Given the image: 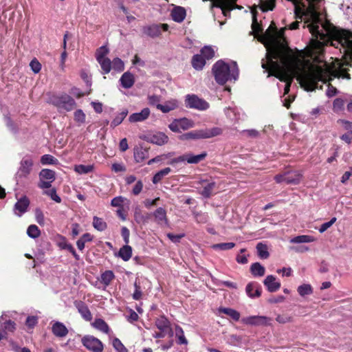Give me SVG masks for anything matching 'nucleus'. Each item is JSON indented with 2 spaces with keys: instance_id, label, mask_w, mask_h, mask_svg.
<instances>
[{
  "instance_id": "1",
  "label": "nucleus",
  "mask_w": 352,
  "mask_h": 352,
  "mask_svg": "<svg viewBox=\"0 0 352 352\" xmlns=\"http://www.w3.org/2000/svg\"><path fill=\"white\" fill-rule=\"evenodd\" d=\"M212 73L216 82L224 85L228 81L235 82L239 78V68L236 62L219 60L212 66Z\"/></svg>"
},
{
  "instance_id": "2",
  "label": "nucleus",
  "mask_w": 352,
  "mask_h": 352,
  "mask_svg": "<svg viewBox=\"0 0 352 352\" xmlns=\"http://www.w3.org/2000/svg\"><path fill=\"white\" fill-rule=\"evenodd\" d=\"M222 132V129L219 127L203 129L184 133L179 136V139L182 141L189 140L208 139L218 136L221 135Z\"/></svg>"
},
{
  "instance_id": "3",
  "label": "nucleus",
  "mask_w": 352,
  "mask_h": 352,
  "mask_svg": "<svg viewBox=\"0 0 352 352\" xmlns=\"http://www.w3.org/2000/svg\"><path fill=\"white\" fill-rule=\"evenodd\" d=\"M109 49L107 45H104L96 50L95 57L99 63L102 74H107L111 70V60L107 57Z\"/></svg>"
},
{
  "instance_id": "4",
  "label": "nucleus",
  "mask_w": 352,
  "mask_h": 352,
  "mask_svg": "<svg viewBox=\"0 0 352 352\" xmlns=\"http://www.w3.org/2000/svg\"><path fill=\"white\" fill-rule=\"evenodd\" d=\"M185 105L186 107L199 111H205L210 107L208 102L195 94H188L186 96Z\"/></svg>"
},
{
  "instance_id": "5",
  "label": "nucleus",
  "mask_w": 352,
  "mask_h": 352,
  "mask_svg": "<svg viewBox=\"0 0 352 352\" xmlns=\"http://www.w3.org/2000/svg\"><path fill=\"white\" fill-rule=\"evenodd\" d=\"M52 102L58 109H64L67 111L72 110L76 105L74 100L67 94L54 97L52 99Z\"/></svg>"
},
{
  "instance_id": "6",
  "label": "nucleus",
  "mask_w": 352,
  "mask_h": 352,
  "mask_svg": "<svg viewBox=\"0 0 352 352\" xmlns=\"http://www.w3.org/2000/svg\"><path fill=\"white\" fill-rule=\"evenodd\" d=\"M194 126V122L186 118L175 119L168 124V129L174 133H182Z\"/></svg>"
},
{
  "instance_id": "7",
  "label": "nucleus",
  "mask_w": 352,
  "mask_h": 352,
  "mask_svg": "<svg viewBox=\"0 0 352 352\" xmlns=\"http://www.w3.org/2000/svg\"><path fill=\"white\" fill-rule=\"evenodd\" d=\"M272 318L265 316H250L244 317L241 322L245 325L249 326H270L272 324Z\"/></svg>"
},
{
  "instance_id": "8",
  "label": "nucleus",
  "mask_w": 352,
  "mask_h": 352,
  "mask_svg": "<svg viewBox=\"0 0 352 352\" xmlns=\"http://www.w3.org/2000/svg\"><path fill=\"white\" fill-rule=\"evenodd\" d=\"M141 139L146 141L147 142L156 144L157 146H162L168 143L169 138L167 135L164 132L155 131L148 133L141 137Z\"/></svg>"
},
{
  "instance_id": "9",
  "label": "nucleus",
  "mask_w": 352,
  "mask_h": 352,
  "mask_svg": "<svg viewBox=\"0 0 352 352\" xmlns=\"http://www.w3.org/2000/svg\"><path fill=\"white\" fill-rule=\"evenodd\" d=\"M207 154L206 152H204L199 155H192L190 153H186L185 155L179 156L177 157L172 159L169 164L173 165L175 164H179L186 162L188 164H197L199 162L202 161L205 159Z\"/></svg>"
},
{
  "instance_id": "10",
  "label": "nucleus",
  "mask_w": 352,
  "mask_h": 352,
  "mask_svg": "<svg viewBox=\"0 0 352 352\" xmlns=\"http://www.w3.org/2000/svg\"><path fill=\"white\" fill-rule=\"evenodd\" d=\"M82 342L87 349L93 352L102 351L103 344L98 338L91 336H87L82 339Z\"/></svg>"
},
{
  "instance_id": "11",
  "label": "nucleus",
  "mask_w": 352,
  "mask_h": 352,
  "mask_svg": "<svg viewBox=\"0 0 352 352\" xmlns=\"http://www.w3.org/2000/svg\"><path fill=\"white\" fill-rule=\"evenodd\" d=\"M33 166V161L30 157H24L20 163V166L16 173V177L19 178L26 177L31 173Z\"/></svg>"
},
{
  "instance_id": "12",
  "label": "nucleus",
  "mask_w": 352,
  "mask_h": 352,
  "mask_svg": "<svg viewBox=\"0 0 352 352\" xmlns=\"http://www.w3.org/2000/svg\"><path fill=\"white\" fill-rule=\"evenodd\" d=\"M168 30V25L166 23L160 25H152L144 29V32L151 36L156 37L161 34L162 30L167 31Z\"/></svg>"
},
{
  "instance_id": "13",
  "label": "nucleus",
  "mask_w": 352,
  "mask_h": 352,
  "mask_svg": "<svg viewBox=\"0 0 352 352\" xmlns=\"http://www.w3.org/2000/svg\"><path fill=\"white\" fill-rule=\"evenodd\" d=\"M245 293L250 298H258L261 295V288L256 282H250L245 287Z\"/></svg>"
},
{
  "instance_id": "14",
  "label": "nucleus",
  "mask_w": 352,
  "mask_h": 352,
  "mask_svg": "<svg viewBox=\"0 0 352 352\" xmlns=\"http://www.w3.org/2000/svg\"><path fill=\"white\" fill-rule=\"evenodd\" d=\"M264 285L270 292H275L280 287V283L273 275H268L263 281Z\"/></svg>"
},
{
  "instance_id": "15",
  "label": "nucleus",
  "mask_w": 352,
  "mask_h": 352,
  "mask_svg": "<svg viewBox=\"0 0 352 352\" xmlns=\"http://www.w3.org/2000/svg\"><path fill=\"white\" fill-rule=\"evenodd\" d=\"M151 111L148 108H144L140 112L134 113L129 116V121L131 123L143 122L150 116Z\"/></svg>"
},
{
  "instance_id": "16",
  "label": "nucleus",
  "mask_w": 352,
  "mask_h": 352,
  "mask_svg": "<svg viewBox=\"0 0 352 352\" xmlns=\"http://www.w3.org/2000/svg\"><path fill=\"white\" fill-rule=\"evenodd\" d=\"M29 204V199L26 197H23L14 205V213L21 217L27 211Z\"/></svg>"
},
{
  "instance_id": "17",
  "label": "nucleus",
  "mask_w": 352,
  "mask_h": 352,
  "mask_svg": "<svg viewBox=\"0 0 352 352\" xmlns=\"http://www.w3.org/2000/svg\"><path fill=\"white\" fill-rule=\"evenodd\" d=\"M179 106V102L176 99H170L164 102V104H157V109L162 112L166 113L170 111L175 110Z\"/></svg>"
},
{
  "instance_id": "18",
  "label": "nucleus",
  "mask_w": 352,
  "mask_h": 352,
  "mask_svg": "<svg viewBox=\"0 0 352 352\" xmlns=\"http://www.w3.org/2000/svg\"><path fill=\"white\" fill-rule=\"evenodd\" d=\"M52 331L54 336L58 338H64L68 333V329L65 325L58 321L53 323L52 326Z\"/></svg>"
},
{
  "instance_id": "19",
  "label": "nucleus",
  "mask_w": 352,
  "mask_h": 352,
  "mask_svg": "<svg viewBox=\"0 0 352 352\" xmlns=\"http://www.w3.org/2000/svg\"><path fill=\"white\" fill-rule=\"evenodd\" d=\"M221 314L228 316L234 321L237 322L240 319L241 314L236 309L229 307H219L217 309V315L222 317Z\"/></svg>"
},
{
  "instance_id": "20",
  "label": "nucleus",
  "mask_w": 352,
  "mask_h": 352,
  "mask_svg": "<svg viewBox=\"0 0 352 352\" xmlns=\"http://www.w3.org/2000/svg\"><path fill=\"white\" fill-rule=\"evenodd\" d=\"M170 15L174 21L182 23L186 18V12L183 7L175 6L171 10Z\"/></svg>"
},
{
  "instance_id": "21",
  "label": "nucleus",
  "mask_w": 352,
  "mask_h": 352,
  "mask_svg": "<svg viewBox=\"0 0 352 352\" xmlns=\"http://www.w3.org/2000/svg\"><path fill=\"white\" fill-rule=\"evenodd\" d=\"M156 327L162 332L169 330L170 336H173V332L170 327V322L164 316H160L155 321Z\"/></svg>"
},
{
  "instance_id": "22",
  "label": "nucleus",
  "mask_w": 352,
  "mask_h": 352,
  "mask_svg": "<svg viewBox=\"0 0 352 352\" xmlns=\"http://www.w3.org/2000/svg\"><path fill=\"white\" fill-rule=\"evenodd\" d=\"M121 85L125 89L131 88L135 82L134 76L130 72H125L120 79Z\"/></svg>"
},
{
  "instance_id": "23",
  "label": "nucleus",
  "mask_w": 352,
  "mask_h": 352,
  "mask_svg": "<svg viewBox=\"0 0 352 352\" xmlns=\"http://www.w3.org/2000/svg\"><path fill=\"white\" fill-rule=\"evenodd\" d=\"M134 159L136 162H142L148 156V151L142 146H136L133 151Z\"/></svg>"
},
{
  "instance_id": "24",
  "label": "nucleus",
  "mask_w": 352,
  "mask_h": 352,
  "mask_svg": "<svg viewBox=\"0 0 352 352\" xmlns=\"http://www.w3.org/2000/svg\"><path fill=\"white\" fill-rule=\"evenodd\" d=\"M153 216L155 221L158 224H168V220L166 218V212L163 208H158L154 212Z\"/></svg>"
},
{
  "instance_id": "25",
  "label": "nucleus",
  "mask_w": 352,
  "mask_h": 352,
  "mask_svg": "<svg viewBox=\"0 0 352 352\" xmlns=\"http://www.w3.org/2000/svg\"><path fill=\"white\" fill-rule=\"evenodd\" d=\"M302 178V174L300 172L296 171L294 173H287V177L285 178V183L288 184H298Z\"/></svg>"
},
{
  "instance_id": "26",
  "label": "nucleus",
  "mask_w": 352,
  "mask_h": 352,
  "mask_svg": "<svg viewBox=\"0 0 352 352\" xmlns=\"http://www.w3.org/2000/svg\"><path fill=\"white\" fill-rule=\"evenodd\" d=\"M77 309L81 316L87 321H90L92 319V315L88 307L83 302H80L77 305Z\"/></svg>"
},
{
  "instance_id": "27",
  "label": "nucleus",
  "mask_w": 352,
  "mask_h": 352,
  "mask_svg": "<svg viewBox=\"0 0 352 352\" xmlns=\"http://www.w3.org/2000/svg\"><path fill=\"white\" fill-rule=\"evenodd\" d=\"M316 241V238L311 235H299L290 239L292 243H308Z\"/></svg>"
},
{
  "instance_id": "28",
  "label": "nucleus",
  "mask_w": 352,
  "mask_h": 352,
  "mask_svg": "<svg viewBox=\"0 0 352 352\" xmlns=\"http://www.w3.org/2000/svg\"><path fill=\"white\" fill-rule=\"evenodd\" d=\"M250 272L254 276L261 277L264 276L265 273V269L259 263H252L250 266Z\"/></svg>"
},
{
  "instance_id": "29",
  "label": "nucleus",
  "mask_w": 352,
  "mask_h": 352,
  "mask_svg": "<svg viewBox=\"0 0 352 352\" xmlns=\"http://www.w3.org/2000/svg\"><path fill=\"white\" fill-rule=\"evenodd\" d=\"M118 256L122 258L124 261H129L132 256V248L131 246L126 244L122 247L118 252Z\"/></svg>"
},
{
  "instance_id": "30",
  "label": "nucleus",
  "mask_w": 352,
  "mask_h": 352,
  "mask_svg": "<svg viewBox=\"0 0 352 352\" xmlns=\"http://www.w3.org/2000/svg\"><path fill=\"white\" fill-rule=\"evenodd\" d=\"M55 178V172L50 169H42L39 173L40 179L48 180L50 182H53Z\"/></svg>"
},
{
  "instance_id": "31",
  "label": "nucleus",
  "mask_w": 352,
  "mask_h": 352,
  "mask_svg": "<svg viewBox=\"0 0 352 352\" xmlns=\"http://www.w3.org/2000/svg\"><path fill=\"white\" fill-rule=\"evenodd\" d=\"M297 291L301 297H305V296L312 294L314 289L310 284L306 283L299 285L297 288Z\"/></svg>"
},
{
  "instance_id": "32",
  "label": "nucleus",
  "mask_w": 352,
  "mask_h": 352,
  "mask_svg": "<svg viewBox=\"0 0 352 352\" xmlns=\"http://www.w3.org/2000/svg\"><path fill=\"white\" fill-rule=\"evenodd\" d=\"M205 64L206 59L201 55L196 54L192 57V65L195 69H201Z\"/></svg>"
},
{
  "instance_id": "33",
  "label": "nucleus",
  "mask_w": 352,
  "mask_h": 352,
  "mask_svg": "<svg viewBox=\"0 0 352 352\" xmlns=\"http://www.w3.org/2000/svg\"><path fill=\"white\" fill-rule=\"evenodd\" d=\"M128 114V110L124 109L121 112L118 113L116 115L115 118L113 119L111 126L114 128L122 123L124 119Z\"/></svg>"
},
{
  "instance_id": "34",
  "label": "nucleus",
  "mask_w": 352,
  "mask_h": 352,
  "mask_svg": "<svg viewBox=\"0 0 352 352\" xmlns=\"http://www.w3.org/2000/svg\"><path fill=\"white\" fill-rule=\"evenodd\" d=\"M256 250L258 256L262 259H266L270 256L268 248L266 244L258 243L256 245Z\"/></svg>"
},
{
  "instance_id": "35",
  "label": "nucleus",
  "mask_w": 352,
  "mask_h": 352,
  "mask_svg": "<svg viewBox=\"0 0 352 352\" xmlns=\"http://www.w3.org/2000/svg\"><path fill=\"white\" fill-rule=\"evenodd\" d=\"M124 204L129 205V201L122 196L116 197L111 201V205L113 207H118L119 208H123Z\"/></svg>"
},
{
  "instance_id": "36",
  "label": "nucleus",
  "mask_w": 352,
  "mask_h": 352,
  "mask_svg": "<svg viewBox=\"0 0 352 352\" xmlns=\"http://www.w3.org/2000/svg\"><path fill=\"white\" fill-rule=\"evenodd\" d=\"M114 277L115 276L112 271L107 270L101 274L100 282L107 287L110 284Z\"/></svg>"
},
{
  "instance_id": "37",
  "label": "nucleus",
  "mask_w": 352,
  "mask_h": 352,
  "mask_svg": "<svg viewBox=\"0 0 352 352\" xmlns=\"http://www.w3.org/2000/svg\"><path fill=\"white\" fill-rule=\"evenodd\" d=\"M170 171L171 169L168 167L158 171L153 177V183H159L163 179V177L168 175L170 173Z\"/></svg>"
},
{
  "instance_id": "38",
  "label": "nucleus",
  "mask_w": 352,
  "mask_h": 352,
  "mask_svg": "<svg viewBox=\"0 0 352 352\" xmlns=\"http://www.w3.org/2000/svg\"><path fill=\"white\" fill-rule=\"evenodd\" d=\"M94 168V165L79 164V165H76L74 166V170L80 175L91 173L93 171Z\"/></svg>"
},
{
  "instance_id": "39",
  "label": "nucleus",
  "mask_w": 352,
  "mask_h": 352,
  "mask_svg": "<svg viewBox=\"0 0 352 352\" xmlns=\"http://www.w3.org/2000/svg\"><path fill=\"white\" fill-rule=\"evenodd\" d=\"M111 69L121 72L124 69V63L120 58H115L111 61Z\"/></svg>"
},
{
  "instance_id": "40",
  "label": "nucleus",
  "mask_w": 352,
  "mask_h": 352,
  "mask_svg": "<svg viewBox=\"0 0 352 352\" xmlns=\"http://www.w3.org/2000/svg\"><path fill=\"white\" fill-rule=\"evenodd\" d=\"M93 326L96 329L106 333H108L109 331L107 324L102 319L100 318L95 320V321L93 322Z\"/></svg>"
},
{
  "instance_id": "41",
  "label": "nucleus",
  "mask_w": 352,
  "mask_h": 352,
  "mask_svg": "<svg viewBox=\"0 0 352 352\" xmlns=\"http://www.w3.org/2000/svg\"><path fill=\"white\" fill-rule=\"evenodd\" d=\"M93 226L98 231H103L107 228V223L102 219L94 217L93 219Z\"/></svg>"
},
{
  "instance_id": "42",
  "label": "nucleus",
  "mask_w": 352,
  "mask_h": 352,
  "mask_svg": "<svg viewBox=\"0 0 352 352\" xmlns=\"http://www.w3.org/2000/svg\"><path fill=\"white\" fill-rule=\"evenodd\" d=\"M175 335L178 339V340H177L178 344H188V340H186V338L184 336V331L182 329V327H180L179 326L175 327Z\"/></svg>"
},
{
  "instance_id": "43",
  "label": "nucleus",
  "mask_w": 352,
  "mask_h": 352,
  "mask_svg": "<svg viewBox=\"0 0 352 352\" xmlns=\"http://www.w3.org/2000/svg\"><path fill=\"white\" fill-rule=\"evenodd\" d=\"M41 163L43 165H47V164H54L56 165L58 164V161L56 158H55L52 155L45 154L43 155L41 157Z\"/></svg>"
},
{
  "instance_id": "44",
  "label": "nucleus",
  "mask_w": 352,
  "mask_h": 352,
  "mask_svg": "<svg viewBox=\"0 0 352 352\" xmlns=\"http://www.w3.org/2000/svg\"><path fill=\"white\" fill-rule=\"evenodd\" d=\"M27 234L32 239H36L41 234V231L36 225H30L27 229Z\"/></svg>"
},
{
  "instance_id": "45",
  "label": "nucleus",
  "mask_w": 352,
  "mask_h": 352,
  "mask_svg": "<svg viewBox=\"0 0 352 352\" xmlns=\"http://www.w3.org/2000/svg\"><path fill=\"white\" fill-rule=\"evenodd\" d=\"M235 246V243L232 242L230 243H221L213 244L211 248L213 250H227L232 249Z\"/></svg>"
},
{
  "instance_id": "46",
  "label": "nucleus",
  "mask_w": 352,
  "mask_h": 352,
  "mask_svg": "<svg viewBox=\"0 0 352 352\" xmlns=\"http://www.w3.org/2000/svg\"><path fill=\"white\" fill-rule=\"evenodd\" d=\"M201 56L205 59H210L214 56V50L211 46H205L201 50Z\"/></svg>"
},
{
  "instance_id": "47",
  "label": "nucleus",
  "mask_w": 352,
  "mask_h": 352,
  "mask_svg": "<svg viewBox=\"0 0 352 352\" xmlns=\"http://www.w3.org/2000/svg\"><path fill=\"white\" fill-rule=\"evenodd\" d=\"M275 6V0L261 1V9L263 12L272 10Z\"/></svg>"
},
{
  "instance_id": "48",
  "label": "nucleus",
  "mask_w": 352,
  "mask_h": 352,
  "mask_svg": "<svg viewBox=\"0 0 352 352\" xmlns=\"http://www.w3.org/2000/svg\"><path fill=\"white\" fill-rule=\"evenodd\" d=\"M112 344L117 352H129L128 349L118 338H114L113 340Z\"/></svg>"
},
{
  "instance_id": "49",
  "label": "nucleus",
  "mask_w": 352,
  "mask_h": 352,
  "mask_svg": "<svg viewBox=\"0 0 352 352\" xmlns=\"http://www.w3.org/2000/svg\"><path fill=\"white\" fill-rule=\"evenodd\" d=\"M276 320L279 324H286L292 322L293 318L287 314H278L276 317Z\"/></svg>"
},
{
  "instance_id": "50",
  "label": "nucleus",
  "mask_w": 352,
  "mask_h": 352,
  "mask_svg": "<svg viewBox=\"0 0 352 352\" xmlns=\"http://www.w3.org/2000/svg\"><path fill=\"white\" fill-rule=\"evenodd\" d=\"M86 116L81 109H78L74 112V120L79 124H82L85 122Z\"/></svg>"
},
{
  "instance_id": "51",
  "label": "nucleus",
  "mask_w": 352,
  "mask_h": 352,
  "mask_svg": "<svg viewBox=\"0 0 352 352\" xmlns=\"http://www.w3.org/2000/svg\"><path fill=\"white\" fill-rule=\"evenodd\" d=\"M225 113L228 118L232 121H237L239 117L236 113V109L234 108H227L225 109Z\"/></svg>"
},
{
  "instance_id": "52",
  "label": "nucleus",
  "mask_w": 352,
  "mask_h": 352,
  "mask_svg": "<svg viewBox=\"0 0 352 352\" xmlns=\"http://www.w3.org/2000/svg\"><path fill=\"white\" fill-rule=\"evenodd\" d=\"M214 186H215L214 182H210V183L207 184L204 186V188L201 192V195L205 197H209L210 196L212 191L214 189Z\"/></svg>"
},
{
  "instance_id": "53",
  "label": "nucleus",
  "mask_w": 352,
  "mask_h": 352,
  "mask_svg": "<svg viewBox=\"0 0 352 352\" xmlns=\"http://www.w3.org/2000/svg\"><path fill=\"white\" fill-rule=\"evenodd\" d=\"M134 287H135V291H134V293L133 294V298L134 300H138L141 299L142 296L140 283H138V281H135L134 283Z\"/></svg>"
},
{
  "instance_id": "54",
  "label": "nucleus",
  "mask_w": 352,
  "mask_h": 352,
  "mask_svg": "<svg viewBox=\"0 0 352 352\" xmlns=\"http://www.w3.org/2000/svg\"><path fill=\"white\" fill-rule=\"evenodd\" d=\"M30 67L34 74H38L41 69V64L36 58H34L30 63Z\"/></svg>"
},
{
  "instance_id": "55",
  "label": "nucleus",
  "mask_w": 352,
  "mask_h": 352,
  "mask_svg": "<svg viewBox=\"0 0 352 352\" xmlns=\"http://www.w3.org/2000/svg\"><path fill=\"white\" fill-rule=\"evenodd\" d=\"M44 193L46 194L47 195H48L49 197H50V198L52 200H54L55 202H56V203H60L61 202V199L57 195L56 191V190L54 188L51 189V190H47V191H45Z\"/></svg>"
},
{
  "instance_id": "56",
  "label": "nucleus",
  "mask_w": 352,
  "mask_h": 352,
  "mask_svg": "<svg viewBox=\"0 0 352 352\" xmlns=\"http://www.w3.org/2000/svg\"><path fill=\"white\" fill-rule=\"evenodd\" d=\"M336 221V218L333 217L329 221L325 222L322 223L320 228L318 229L319 232L320 233H323L325 232L328 228H329Z\"/></svg>"
},
{
  "instance_id": "57",
  "label": "nucleus",
  "mask_w": 352,
  "mask_h": 352,
  "mask_svg": "<svg viewBox=\"0 0 352 352\" xmlns=\"http://www.w3.org/2000/svg\"><path fill=\"white\" fill-rule=\"evenodd\" d=\"M344 100L341 98H336L333 103V108L335 111H339L344 107Z\"/></svg>"
},
{
  "instance_id": "58",
  "label": "nucleus",
  "mask_w": 352,
  "mask_h": 352,
  "mask_svg": "<svg viewBox=\"0 0 352 352\" xmlns=\"http://www.w3.org/2000/svg\"><path fill=\"white\" fill-rule=\"evenodd\" d=\"M134 218L138 223H144L146 221V217L141 213L140 210H135Z\"/></svg>"
},
{
  "instance_id": "59",
  "label": "nucleus",
  "mask_w": 352,
  "mask_h": 352,
  "mask_svg": "<svg viewBox=\"0 0 352 352\" xmlns=\"http://www.w3.org/2000/svg\"><path fill=\"white\" fill-rule=\"evenodd\" d=\"M245 251V249H241L240 254L236 256V260L239 263L245 264L248 263V258L246 255L243 254Z\"/></svg>"
},
{
  "instance_id": "60",
  "label": "nucleus",
  "mask_w": 352,
  "mask_h": 352,
  "mask_svg": "<svg viewBox=\"0 0 352 352\" xmlns=\"http://www.w3.org/2000/svg\"><path fill=\"white\" fill-rule=\"evenodd\" d=\"M35 217H36V222L38 224L44 225V223H45L44 215L41 210H39V209L36 210Z\"/></svg>"
},
{
  "instance_id": "61",
  "label": "nucleus",
  "mask_w": 352,
  "mask_h": 352,
  "mask_svg": "<svg viewBox=\"0 0 352 352\" xmlns=\"http://www.w3.org/2000/svg\"><path fill=\"white\" fill-rule=\"evenodd\" d=\"M58 246L61 249L67 250L69 252L72 250V249L74 248L71 244L67 242L66 239L64 237H63L62 241L58 243Z\"/></svg>"
},
{
  "instance_id": "62",
  "label": "nucleus",
  "mask_w": 352,
  "mask_h": 352,
  "mask_svg": "<svg viewBox=\"0 0 352 352\" xmlns=\"http://www.w3.org/2000/svg\"><path fill=\"white\" fill-rule=\"evenodd\" d=\"M111 169L116 173L126 171V167L121 163H114L111 166Z\"/></svg>"
},
{
  "instance_id": "63",
  "label": "nucleus",
  "mask_w": 352,
  "mask_h": 352,
  "mask_svg": "<svg viewBox=\"0 0 352 352\" xmlns=\"http://www.w3.org/2000/svg\"><path fill=\"white\" fill-rule=\"evenodd\" d=\"M121 234L123 237L124 241L126 244L129 243V236L130 232L129 229L126 227H122L121 230Z\"/></svg>"
},
{
  "instance_id": "64",
  "label": "nucleus",
  "mask_w": 352,
  "mask_h": 352,
  "mask_svg": "<svg viewBox=\"0 0 352 352\" xmlns=\"http://www.w3.org/2000/svg\"><path fill=\"white\" fill-rule=\"evenodd\" d=\"M142 188H143L142 182L140 180L136 182L135 186L133 188V194L135 195H139L141 192V191L142 190Z\"/></svg>"
}]
</instances>
